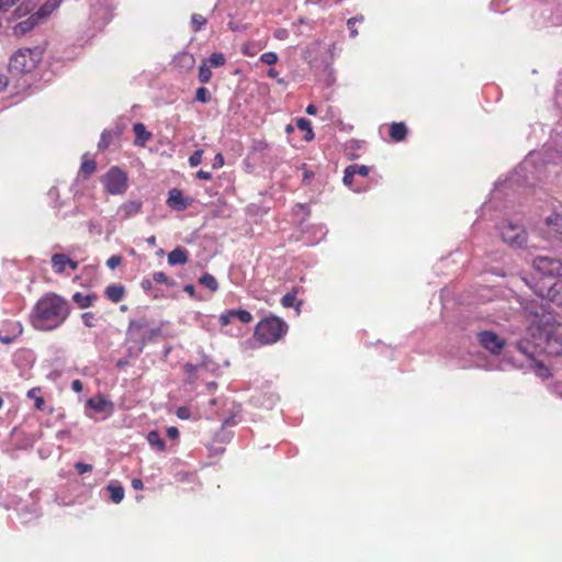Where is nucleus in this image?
Masks as SVG:
<instances>
[{"instance_id":"63","label":"nucleus","mask_w":562,"mask_h":562,"mask_svg":"<svg viewBox=\"0 0 562 562\" xmlns=\"http://www.w3.org/2000/svg\"><path fill=\"white\" fill-rule=\"evenodd\" d=\"M147 243L155 246L156 245V237L155 236H151L149 238H147Z\"/></svg>"},{"instance_id":"20","label":"nucleus","mask_w":562,"mask_h":562,"mask_svg":"<svg viewBox=\"0 0 562 562\" xmlns=\"http://www.w3.org/2000/svg\"><path fill=\"white\" fill-rule=\"evenodd\" d=\"M188 260V251L181 247H177L168 254V263L170 266L184 265Z\"/></svg>"},{"instance_id":"18","label":"nucleus","mask_w":562,"mask_h":562,"mask_svg":"<svg viewBox=\"0 0 562 562\" xmlns=\"http://www.w3.org/2000/svg\"><path fill=\"white\" fill-rule=\"evenodd\" d=\"M61 1L63 0H47L40 7V9L34 13V15L37 16L40 22L44 21L60 5Z\"/></svg>"},{"instance_id":"41","label":"nucleus","mask_w":562,"mask_h":562,"mask_svg":"<svg viewBox=\"0 0 562 562\" xmlns=\"http://www.w3.org/2000/svg\"><path fill=\"white\" fill-rule=\"evenodd\" d=\"M153 280L157 283L171 285L172 282L169 280L167 274L162 271L154 272Z\"/></svg>"},{"instance_id":"48","label":"nucleus","mask_w":562,"mask_h":562,"mask_svg":"<svg viewBox=\"0 0 562 562\" xmlns=\"http://www.w3.org/2000/svg\"><path fill=\"white\" fill-rule=\"evenodd\" d=\"M176 414L180 419H188L190 417V411L186 406L178 407Z\"/></svg>"},{"instance_id":"38","label":"nucleus","mask_w":562,"mask_h":562,"mask_svg":"<svg viewBox=\"0 0 562 562\" xmlns=\"http://www.w3.org/2000/svg\"><path fill=\"white\" fill-rule=\"evenodd\" d=\"M191 23L193 30L198 32L206 24V19L203 15L195 13L191 18Z\"/></svg>"},{"instance_id":"19","label":"nucleus","mask_w":562,"mask_h":562,"mask_svg":"<svg viewBox=\"0 0 562 562\" xmlns=\"http://www.w3.org/2000/svg\"><path fill=\"white\" fill-rule=\"evenodd\" d=\"M389 134L393 142H402L407 136V127L403 122H394L390 125Z\"/></svg>"},{"instance_id":"13","label":"nucleus","mask_w":562,"mask_h":562,"mask_svg":"<svg viewBox=\"0 0 562 562\" xmlns=\"http://www.w3.org/2000/svg\"><path fill=\"white\" fill-rule=\"evenodd\" d=\"M546 226L552 236L562 241V214L552 212L546 218Z\"/></svg>"},{"instance_id":"26","label":"nucleus","mask_w":562,"mask_h":562,"mask_svg":"<svg viewBox=\"0 0 562 562\" xmlns=\"http://www.w3.org/2000/svg\"><path fill=\"white\" fill-rule=\"evenodd\" d=\"M147 441L148 443L156 448L158 451H165L166 450V442L160 437L159 432L157 430H150L147 435Z\"/></svg>"},{"instance_id":"31","label":"nucleus","mask_w":562,"mask_h":562,"mask_svg":"<svg viewBox=\"0 0 562 562\" xmlns=\"http://www.w3.org/2000/svg\"><path fill=\"white\" fill-rule=\"evenodd\" d=\"M108 491L110 492L111 501L115 504H119L124 498V488L120 485H108Z\"/></svg>"},{"instance_id":"24","label":"nucleus","mask_w":562,"mask_h":562,"mask_svg":"<svg viewBox=\"0 0 562 562\" xmlns=\"http://www.w3.org/2000/svg\"><path fill=\"white\" fill-rule=\"evenodd\" d=\"M97 300L95 294H81L79 292L75 293L72 295V301L80 307V308H87L93 304V302Z\"/></svg>"},{"instance_id":"30","label":"nucleus","mask_w":562,"mask_h":562,"mask_svg":"<svg viewBox=\"0 0 562 562\" xmlns=\"http://www.w3.org/2000/svg\"><path fill=\"white\" fill-rule=\"evenodd\" d=\"M517 349L530 359H533L537 346L531 345L528 340H520L517 342Z\"/></svg>"},{"instance_id":"47","label":"nucleus","mask_w":562,"mask_h":562,"mask_svg":"<svg viewBox=\"0 0 562 562\" xmlns=\"http://www.w3.org/2000/svg\"><path fill=\"white\" fill-rule=\"evenodd\" d=\"M224 164H225L224 156L221 153H217L213 159V164H212L213 169H220L224 166Z\"/></svg>"},{"instance_id":"32","label":"nucleus","mask_w":562,"mask_h":562,"mask_svg":"<svg viewBox=\"0 0 562 562\" xmlns=\"http://www.w3.org/2000/svg\"><path fill=\"white\" fill-rule=\"evenodd\" d=\"M199 282L205 288L210 289L212 292H215L218 289L217 280L210 273H204L200 278Z\"/></svg>"},{"instance_id":"16","label":"nucleus","mask_w":562,"mask_h":562,"mask_svg":"<svg viewBox=\"0 0 562 562\" xmlns=\"http://www.w3.org/2000/svg\"><path fill=\"white\" fill-rule=\"evenodd\" d=\"M133 132L135 134L134 144L143 147L151 138L153 134L147 131L146 126L138 122L133 125Z\"/></svg>"},{"instance_id":"8","label":"nucleus","mask_w":562,"mask_h":562,"mask_svg":"<svg viewBox=\"0 0 562 562\" xmlns=\"http://www.w3.org/2000/svg\"><path fill=\"white\" fill-rule=\"evenodd\" d=\"M101 182L110 194H123L127 189V175L119 167H111L102 177Z\"/></svg>"},{"instance_id":"17","label":"nucleus","mask_w":562,"mask_h":562,"mask_svg":"<svg viewBox=\"0 0 562 562\" xmlns=\"http://www.w3.org/2000/svg\"><path fill=\"white\" fill-rule=\"evenodd\" d=\"M104 295L112 303H119L125 296V288L122 284H110L105 288Z\"/></svg>"},{"instance_id":"1","label":"nucleus","mask_w":562,"mask_h":562,"mask_svg":"<svg viewBox=\"0 0 562 562\" xmlns=\"http://www.w3.org/2000/svg\"><path fill=\"white\" fill-rule=\"evenodd\" d=\"M70 313L69 303L56 293L44 294L31 313V324L37 330H54L61 326Z\"/></svg>"},{"instance_id":"36","label":"nucleus","mask_w":562,"mask_h":562,"mask_svg":"<svg viewBox=\"0 0 562 562\" xmlns=\"http://www.w3.org/2000/svg\"><path fill=\"white\" fill-rule=\"evenodd\" d=\"M195 100L201 103H207L211 100V93L205 87H200L195 91Z\"/></svg>"},{"instance_id":"21","label":"nucleus","mask_w":562,"mask_h":562,"mask_svg":"<svg viewBox=\"0 0 562 562\" xmlns=\"http://www.w3.org/2000/svg\"><path fill=\"white\" fill-rule=\"evenodd\" d=\"M142 210L140 201H127L120 206V212L123 215V218L132 217L138 214Z\"/></svg>"},{"instance_id":"14","label":"nucleus","mask_w":562,"mask_h":562,"mask_svg":"<svg viewBox=\"0 0 562 562\" xmlns=\"http://www.w3.org/2000/svg\"><path fill=\"white\" fill-rule=\"evenodd\" d=\"M369 171L370 169L368 166L350 165L345 169L342 181L346 186L350 187L356 175L367 177L369 175Z\"/></svg>"},{"instance_id":"34","label":"nucleus","mask_w":562,"mask_h":562,"mask_svg":"<svg viewBox=\"0 0 562 562\" xmlns=\"http://www.w3.org/2000/svg\"><path fill=\"white\" fill-rule=\"evenodd\" d=\"M211 67H221L225 64L226 58L223 53H213L207 60H205Z\"/></svg>"},{"instance_id":"57","label":"nucleus","mask_w":562,"mask_h":562,"mask_svg":"<svg viewBox=\"0 0 562 562\" xmlns=\"http://www.w3.org/2000/svg\"><path fill=\"white\" fill-rule=\"evenodd\" d=\"M8 86V78L4 75H0V92L3 91Z\"/></svg>"},{"instance_id":"12","label":"nucleus","mask_w":562,"mask_h":562,"mask_svg":"<svg viewBox=\"0 0 562 562\" xmlns=\"http://www.w3.org/2000/svg\"><path fill=\"white\" fill-rule=\"evenodd\" d=\"M167 204L175 211H184L192 204V199L186 196L182 191L171 189L168 193Z\"/></svg>"},{"instance_id":"45","label":"nucleus","mask_w":562,"mask_h":562,"mask_svg":"<svg viewBox=\"0 0 562 562\" xmlns=\"http://www.w3.org/2000/svg\"><path fill=\"white\" fill-rule=\"evenodd\" d=\"M82 318V322L83 324L87 326V327H93L94 326V314L91 313V312H86L82 314L81 316Z\"/></svg>"},{"instance_id":"42","label":"nucleus","mask_w":562,"mask_h":562,"mask_svg":"<svg viewBox=\"0 0 562 562\" xmlns=\"http://www.w3.org/2000/svg\"><path fill=\"white\" fill-rule=\"evenodd\" d=\"M235 318L233 314V310H228L225 313L221 314L220 316V324L221 326H227L231 324L232 319Z\"/></svg>"},{"instance_id":"5","label":"nucleus","mask_w":562,"mask_h":562,"mask_svg":"<svg viewBox=\"0 0 562 562\" xmlns=\"http://www.w3.org/2000/svg\"><path fill=\"white\" fill-rule=\"evenodd\" d=\"M536 274L533 276V284L544 279L558 280L562 274V261L550 257H537L532 262Z\"/></svg>"},{"instance_id":"55","label":"nucleus","mask_w":562,"mask_h":562,"mask_svg":"<svg viewBox=\"0 0 562 562\" xmlns=\"http://www.w3.org/2000/svg\"><path fill=\"white\" fill-rule=\"evenodd\" d=\"M132 487H133L134 490H143L144 484H143L142 480H139V479H133V480H132Z\"/></svg>"},{"instance_id":"4","label":"nucleus","mask_w":562,"mask_h":562,"mask_svg":"<svg viewBox=\"0 0 562 562\" xmlns=\"http://www.w3.org/2000/svg\"><path fill=\"white\" fill-rule=\"evenodd\" d=\"M42 57L43 49L40 47L21 48L11 57L9 71L15 76L29 74L36 68Z\"/></svg>"},{"instance_id":"49","label":"nucleus","mask_w":562,"mask_h":562,"mask_svg":"<svg viewBox=\"0 0 562 562\" xmlns=\"http://www.w3.org/2000/svg\"><path fill=\"white\" fill-rule=\"evenodd\" d=\"M16 2H19V0H0V11H8Z\"/></svg>"},{"instance_id":"37","label":"nucleus","mask_w":562,"mask_h":562,"mask_svg":"<svg viewBox=\"0 0 562 562\" xmlns=\"http://www.w3.org/2000/svg\"><path fill=\"white\" fill-rule=\"evenodd\" d=\"M233 314L235 318H238L244 324L252 321V315L246 310H233Z\"/></svg>"},{"instance_id":"28","label":"nucleus","mask_w":562,"mask_h":562,"mask_svg":"<svg viewBox=\"0 0 562 562\" xmlns=\"http://www.w3.org/2000/svg\"><path fill=\"white\" fill-rule=\"evenodd\" d=\"M110 405L111 404L102 396L92 397L87 401V406L98 413L104 412L105 408Z\"/></svg>"},{"instance_id":"61","label":"nucleus","mask_w":562,"mask_h":562,"mask_svg":"<svg viewBox=\"0 0 562 562\" xmlns=\"http://www.w3.org/2000/svg\"><path fill=\"white\" fill-rule=\"evenodd\" d=\"M67 266L71 269V270H77L78 269V262L70 259L69 258V261L67 262Z\"/></svg>"},{"instance_id":"64","label":"nucleus","mask_w":562,"mask_h":562,"mask_svg":"<svg viewBox=\"0 0 562 562\" xmlns=\"http://www.w3.org/2000/svg\"><path fill=\"white\" fill-rule=\"evenodd\" d=\"M267 147H268L267 143H265V142L259 143V148L262 149V148H267Z\"/></svg>"},{"instance_id":"53","label":"nucleus","mask_w":562,"mask_h":562,"mask_svg":"<svg viewBox=\"0 0 562 562\" xmlns=\"http://www.w3.org/2000/svg\"><path fill=\"white\" fill-rule=\"evenodd\" d=\"M71 389L79 393L82 391V382L80 380H74L71 383Z\"/></svg>"},{"instance_id":"46","label":"nucleus","mask_w":562,"mask_h":562,"mask_svg":"<svg viewBox=\"0 0 562 562\" xmlns=\"http://www.w3.org/2000/svg\"><path fill=\"white\" fill-rule=\"evenodd\" d=\"M75 469L79 474H85L92 471V465L83 462H77Z\"/></svg>"},{"instance_id":"44","label":"nucleus","mask_w":562,"mask_h":562,"mask_svg":"<svg viewBox=\"0 0 562 562\" xmlns=\"http://www.w3.org/2000/svg\"><path fill=\"white\" fill-rule=\"evenodd\" d=\"M29 12H30V8L25 3H22L14 10L13 15H14V18L20 19V18L29 14Z\"/></svg>"},{"instance_id":"29","label":"nucleus","mask_w":562,"mask_h":562,"mask_svg":"<svg viewBox=\"0 0 562 562\" xmlns=\"http://www.w3.org/2000/svg\"><path fill=\"white\" fill-rule=\"evenodd\" d=\"M41 391L42 390L38 386L32 387L27 391V397L34 401V406L37 411H43L45 406V401L40 395Z\"/></svg>"},{"instance_id":"15","label":"nucleus","mask_w":562,"mask_h":562,"mask_svg":"<svg viewBox=\"0 0 562 562\" xmlns=\"http://www.w3.org/2000/svg\"><path fill=\"white\" fill-rule=\"evenodd\" d=\"M38 23H41L36 15L31 14L26 20L16 23L13 26V34L15 36H23L31 32Z\"/></svg>"},{"instance_id":"25","label":"nucleus","mask_w":562,"mask_h":562,"mask_svg":"<svg viewBox=\"0 0 562 562\" xmlns=\"http://www.w3.org/2000/svg\"><path fill=\"white\" fill-rule=\"evenodd\" d=\"M97 170V162L93 159H87L86 156H83L82 164L80 166L79 175L83 179H88L92 173H94Z\"/></svg>"},{"instance_id":"10","label":"nucleus","mask_w":562,"mask_h":562,"mask_svg":"<svg viewBox=\"0 0 562 562\" xmlns=\"http://www.w3.org/2000/svg\"><path fill=\"white\" fill-rule=\"evenodd\" d=\"M540 336L544 337V344L542 346L544 352L555 357L562 355V338L560 336L548 328L540 329Z\"/></svg>"},{"instance_id":"27","label":"nucleus","mask_w":562,"mask_h":562,"mask_svg":"<svg viewBox=\"0 0 562 562\" xmlns=\"http://www.w3.org/2000/svg\"><path fill=\"white\" fill-rule=\"evenodd\" d=\"M296 127L303 132H305V135H304V139L306 142H311L312 139H314V132H313V128H312V124L311 122L305 119V117H300L297 121H296Z\"/></svg>"},{"instance_id":"54","label":"nucleus","mask_w":562,"mask_h":562,"mask_svg":"<svg viewBox=\"0 0 562 562\" xmlns=\"http://www.w3.org/2000/svg\"><path fill=\"white\" fill-rule=\"evenodd\" d=\"M140 286L144 291H150L153 289V284H151V281L148 280V279H144L142 282H140Z\"/></svg>"},{"instance_id":"22","label":"nucleus","mask_w":562,"mask_h":562,"mask_svg":"<svg viewBox=\"0 0 562 562\" xmlns=\"http://www.w3.org/2000/svg\"><path fill=\"white\" fill-rule=\"evenodd\" d=\"M296 296H297V289L293 288L289 293L283 295V297L281 299L282 306L285 308H290V307L294 306L295 310L299 312L300 307L302 305V302L301 301L296 302Z\"/></svg>"},{"instance_id":"59","label":"nucleus","mask_w":562,"mask_h":562,"mask_svg":"<svg viewBox=\"0 0 562 562\" xmlns=\"http://www.w3.org/2000/svg\"><path fill=\"white\" fill-rule=\"evenodd\" d=\"M305 111L308 115H315L317 113V108L314 104H308Z\"/></svg>"},{"instance_id":"40","label":"nucleus","mask_w":562,"mask_h":562,"mask_svg":"<svg viewBox=\"0 0 562 562\" xmlns=\"http://www.w3.org/2000/svg\"><path fill=\"white\" fill-rule=\"evenodd\" d=\"M260 60L266 65H274L278 61V55L273 52L263 53Z\"/></svg>"},{"instance_id":"43","label":"nucleus","mask_w":562,"mask_h":562,"mask_svg":"<svg viewBox=\"0 0 562 562\" xmlns=\"http://www.w3.org/2000/svg\"><path fill=\"white\" fill-rule=\"evenodd\" d=\"M122 263V257L119 256V255H114V256H111L108 260H106V266L114 270L115 268H117Z\"/></svg>"},{"instance_id":"62","label":"nucleus","mask_w":562,"mask_h":562,"mask_svg":"<svg viewBox=\"0 0 562 562\" xmlns=\"http://www.w3.org/2000/svg\"><path fill=\"white\" fill-rule=\"evenodd\" d=\"M278 75H279L278 71L276 69H273V68H270L268 70V76L271 77V78H277Z\"/></svg>"},{"instance_id":"9","label":"nucleus","mask_w":562,"mask_h":562,"mask_svg":"<svg viewBox=\"0 0 562 562\" xmlns=\"http://www.w3.org/2000/svg\"><path fill=\"white\" fill-rule=\"evenodd\" d=\"M480 345L492 355H499L506 346V340L494 331L482 330L477 334Z\"/></svg>"},{"instance_id":"3","label":"nucleus","mask_w":562,"mask_h":562,"mask_svg":"<svg viewBox=\"0 0 562 562\" xmlns=\"http://www.w3.org/2000/svg\"><path fill=\"white\" fill-rule=\"evenodd\" d=\"M288 331L286 323L274 315L261 319L255 327L254 337L261 345H271L279 341Z\"/></svg>"},{"instance_id":"60","label":"nucleus","mask_w":562,"mask_h":562,"mask_svg":"<svg viewBox=\"0 0 562 562\" xmlns=\"http://www.w3.org/2000/svg\"><path fill=\"white\" fill-rule=\"evenodd\" d=\"M241 52L246 56H254L255 55V52H251V48H250L249 45H244L243 48H241Z\"/></svg>"},{"instance_id":"33","label":"nucleus","mask_w":562,"mask_h":562,"mask_svg":"<svg viewBox=\"0 0 562 562\" xmlns=\"http://www.w3.org/2000/svg\"><path fill=\"white\" fill-rule=\"evenodd\" d=\"M212 78L211 66L204 60L199 67V80L202 83L210 82Z\"/></svg>"},{"instance_id":"35","label":"nucleus","mask_w":562,"mask_h":562,"mask_svg":"<svg viewBox=\"0 0 562 562\" xmlns=\"http://www.w3.org/2000/svg\"><path fill=\"white\" fill-rule=\"evenodd\" d=\"M113 140V134L112 132H109V131H104L102 134H101V137H100V140H99V144H98V148L100 150H104L106 149L111 143Z\"/></svg>"},{"instance_id":"56","label":"nucleus","mask_w":562,"mask_h":562,"mask_svg":"<svg viewBox=\"0 0 562 562\" xmlns=\"http://www.w3.org/2000/svg\"><path fill=\"white\" fill-rule=\"evenodd\" d=\"M537 366H538V369H539V373L542 376L549 375V369L546 366H543L542 363H537Z\"/></svg>"},{"instance_id":"52","label":"nucleus","mask_w":562,"mask_h":562,"mask_svg":"<svg viewBox=\"0 0 562 562\" xmlns=\"http://www.w3.org/2000/svg\"><path fill=\"white\" fill-rule=\"evenodd\" d=\"M196 370H198V366H195V364L186 363V366H184V371L189 375L190 379L193 376V374L195 373Z\"/></svg>"},{"instance_id":"6","label":"nucleus","mask_w":562,"mask_h":562,"mask_svg":"<svg viewBox=\"0 0 562 562\" xmlns=\"http://www.w3.org/2000/svg\"><path fill=\"white\" fill-rule=\"evenodd\" d=\"M498 232L503 241L510 247L521 248L527 243L526 229L512 221L505 220L499 223Z\"/></svg>"},{"instance_id":"50","label":"nucleus","mask_w":562,"mask_h":562,"mask_svg":"<svg viewBox=\"0 0 562 562\" xmlns=\"http://www.w3.org/2000/svg\"><path fill=\"white\" fill-rule=\"evenodd\" d=\"M196 178L200 179V180H205V181H209L212 179V175L211 172L209 171H205V170H199L196 173H195Z\"/></svg>"},{"instance_id":"2","label":"nucleus","mask_w":562,"mask_h":562,"mask_svg":"<svg viewBox=\"0 0 562 562\" xmlns=\"http://www.w3.org/2000/svg\"><path fill=\"white\" fill-rule=\"evenodd\" d=\"M161 333L160 326L149 327V322L146 317L130 319L126 329V341L134 344L137 350L142 352L145 346L161 336Z\"/></svg>"},{"instance_id":"7","label":"nucleus","mask_w":562,"mask_h":562,"mask_svg":"<svg viewBox=\"0 0 562 562\" xmlns=\"http://www.w3.org/2000/svg\"><path fill=\"white\" fill-rule=\"evenodd\" d=\"M533 292L558 306H562V279H544L531 285Z\"/></svg>"},{"instance_id":"23","label":"nucleus","mask_w":562,"mask_h":562,"mask_svg":"<svg viewBox=\"0 0 562 562\" xmlns=\"http://www.w3.org/2000/svg\"><path fill=\"white\" fill-rule=\"evenodd\" d=\"M52 268L55 273H63L69 261V257L64 254H55L52 256Z\"/></svg>"},{"instance_id":"58","label":"nucleus","mask_w":562,"mask_h":562,"mask_svg":"<svg viewBox=\"0 0 562 562\" xmlns=\"http://www.w3.org/2000/svg\"><path fill=\"white\" fill-rule=\"evenodd\" d=\"M184 292H187L190 296H193L195 293V288L193 284H187L183 288Z\"/></svg>"},{"instance_id":"11","label":"nucleus","mask_w":562,"mask_h":562,"mask_svg":"<svg viewBox=\"0 0 562 562\" xmlns=\"http://www.w3.org/2000/svg\"><path fill=\"white\" fill-rule=\"evenodd\" d=\"M22 325L20 322L8 319L1 324L0 341L3 344L13 342L22 334Z\"/></svg>"},{"instance_id":"39","label":"nucleus","mask_w":562,"mask_h":562,"mask_svg":"<svg viewBox=\"0 0 562 562\" xmlns=\"http://www.w3.org/2000/svg\"><path fill=\"white\" fill-rule=\"evenodd\" d=\"M203 150L198 149L193 151V154L189 157V165L193 168L199 166L202 162Z\"/></svg>"},{"instance_id":"51","label":"nucleus","mask_w":562,"mask_h":562,"mask_svg":"<svg viewBox=\"0 0 562 562\" xmlns=\"http://www.w3.org/2000/svg\"><path fill=\"white\" fill-rule=\"evenodd\" d=\"M167 436L169 439L176 440L179 437V430L177 427H168L167 428Z\"/></svg>"}]
</instances>
